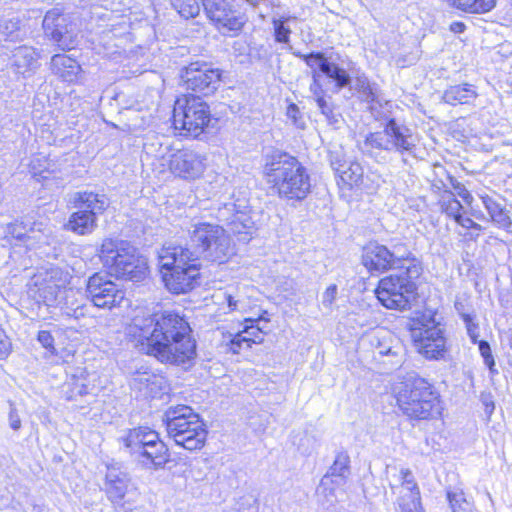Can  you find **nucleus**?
<instances>
[{
  "label": "nucleus",
  "mask_w": 512,
  "mask_h": 512,
  "mask_svg": "<svg viewBox=\"0 0 512 512\" xmlns=\"http://www.w3.org/2000/svg\"><path fill=\"white\" fill-rule=\"evenodd\" d=\"M139 328L143 349L165 364L190 367L196 358V341L189 323L179 313L164 311L144 320Z\"/></svg>",
  "instance_id": "1"
},
{
  "label": "nucleus",
  "mask_w": 512,
  "mask_h": 512,
  "mask_svg": "<svg viewBox=\"0 0 512 512\" xmlns=\"http://www.w3.org/2000/svg\"><path fill=\"white\" fill-rule=\"evenodd\" d=\"M264 160V175L280 198L299 202L308 196L311 190L310 176L296 157L273 149L265 155Z\"/></svg>",
  "instance_id": "2"
},
{
  "label": "nucleus",
  "mask_w": 512,
  "mask_h": 512,
  "mask_svg": "<svg viewBox=\"0 0 512 512\" xmlns=\"http://www.w3.org/2000/svg\"><path fill=\"white\" fill-rule=\"evenodd\" d=\"M394 391L400 411L411 420H428L441 413L439 394L416 374L408 375Z\"/></svg>",
  "instance_id": "3"
},
{
  "label": "nucleus",
  "mask_w": 512,
  "mask_h": 512,
  "mask_svg": "<svg viewBox=\"0 0 512 512\" xmlns=\"http://www.w3.org/2000/svg\"><path fill=\"white\" fill-rule=\"evenodd\" d=\"M160 272L166 288L185 294L199 285L201 263L182 245L163 247L159 254Z\"/></svg>",
  "instance_id": "4"
},
{
  "label": "nucleus",
  "mask_w": 512,
  "mask_h": 512,
  "mask_svg": "<svg viewBox=\"0 0 512 512\" xmlns=\"http://www.w3.org/2000/svg\"><path fill=\"white\" fill-rule=\"evenodd\" d=\"M415 150L416 142L412 130L397 120L384 123L380 131L368 133L361 146L364 155L381 164L386 163L393 152L401 155L402 161L406 163L404 156L414 155Z\"/></svg>",
  "instance_id": "5"
},
{
  "label": "nucleus",
  "mask_w": 512,
  "mask_h": 512,
  "mask_svg": "<svg viewBox=\"0 0 512 512\" xmlns=\"http://www.w3.org/2000/svg\"><path fill=\"white\" fill-rule=\"evenodd\" d=\"M198 262L224 263L233 254L231 239L226 230L215 224L199 222L189 230V241L184 246Z\"/></svg>",
  "instance_id": "6"
},
{
  "label": "nucleus",
  "mask_w": 512,
  "mask_h": 512,
  "mask_svg": "<svg viewBox=\"0 0 512 512\" xmlns=\"http://www.w3.org/2000/svg\"><path fill=\"white\" fill-rule=\"evenodd\" d=\"M119 441L132 459L145 469L159 470L169 461L166 444L160 440L158 433L149 427L129 429Z\"/></svg>",
  "instance_id": "7"
},
{
  "label": "nucleus",
  "mask_w": 512,
  "mask_h": 512,
  "mask_svg": "<svg viewBox=\"0 0 512 512\" xmlns=\"http://www.w3.org/2000/svg\"><path fill=\"white\" fill-rule=\"evenodd\" d=\"M422 272L421 261L417 259L399 269L398 273L382 278L375 290L378 300L388 309L409 308L417 290L415 280Z\"/></svg>",
  "instance_id": "8"
},
{
  "label": "nucleus",
  "mask_w": 512,
  "mask_h": 512,
  "mask_svg": "<svg viewBox=\"0 0 512 512\" xmlns=\"http://www.w3.org/2000/svg\"><path fill=\"white\" fill-rule=\"evenodd\" d=\"M163 421L170 438L186 450L201 449L206 441L207 431L199 415L187 405L170 406L164 413Z\"/></svg>",
  "instance_id": "9"
},
{
  "label": "nucleus",
  "mask_w": 512,
  "mask_h": 512,
  "mask_svg": "<svg viewBox=\"0 0 512 512\" xmlns=\"http://www.w3.org/2000/svg\"><path fill=\"white\" fill-rule=\"evenodd\" d=\"M409 245L401 239H392L387 244L368 242L362 249L361 263L372 275L382 274L392 269H403L417 260Z\"/></svg>",
  "instance_id": "10"
},
{
  "label": "nucleus",
  "mask_w": 512,
  "mask_h": 512,
  "mask_svg": "<svg viewBox=\"0 0 512 512\" xmlns=\"http://www.w3.org/2000/svg\"><path fill=\"white\" fill-rule=\"evenodd\" d=\"M410 332L417 352L428 360L444 359L447 353L444 330L431 314L412 319Z\"/></svg>",
  "instance_id": "11"
},
{
  "label": "nucleus",
  "mask_w": 512,
  "mask_h": 512,
  "mask_svg": "<svg viewBox=\"0 0 512 512\" xmlns=\"http://www.w3.org/2000/svg\"><path fill=\"white\" fill-rule=\"evenodd\" d=\"M210 120L209 106L200 96L184 95L176 100L173 108L175 129L197 137L208 126Z\"/></svg>",
  "instance_id": "12"
},
{
  "label": "nucleus",
  "mask_w": 512,
  "mask_h": 512,
  "mask_svg": "<svg viewBox=\"0 0 512 512\" xmlns=\"http://www.w3.org/2000/svg\"><path fill=\"white\" fill-rule=\"evenodd\" d=\"M221 75V71L212 64L196 61L183 68L181 79L187 90L208 96L219 87Z\"/></svg>",
  "instance_id": "13"
},
{
  "label": "nucleus",
  "mask_w": 512,
  "mask_h": 512,
  "mask_svg": "<svg viewBox=\"0 0 512 512\" xmlns=\"http://www.w3.org/2000/svg\"><path fill=\"white\" fill-rule=\"evenodd\" d=\"M42 25L45 36L55 42L61 50H70L77 45L76 24L58 8L46 12Z\"/></svg>",
  "instance_id": "14"
},
{
  "label": "nucleus",
  "mask_w": 512,
  "mask_h": 512,
  "mask_svg": "<svg viewBox=\"0 0 512 512\" xmlns=\"http://www.w3.org/2000/svg\"><path fill=\"white\" fill-rule=\"evenodd\" d=\"M132 489L131 477L122 463L112 461L106 464L104 490L107 498L117 509L123 512L131 510L130 507H126L130 501L125 498Z\"/></svg>",
  "instance_id": "15"
},
{
  "label": "nucleus",
  "mask_w": 512,
  "mask_h": 512,
  "mask_svg": "<svg viewBox=\"0 0 512 512\" xmlns=\"http://www.w3.org/2000/svg\"><path fill=\"white\" fill-rule=\"evenodd\" d=\"M288 49L295 57L300 58L311 69H317L319 74L325 75L331 79L335 87L341 90L351 83V77L347 70L336 63V58L333 54L326 55L321 51H313L309 54H303L300 51H292V46L289 45Z\"/></svg>",
  "instance_id": "16"
},
{
  "label": "nucleus",
  "mask_w": 512,
  "mask_h": 512,
  "mask_svg": "<svg viewBox=\"0 0 512 512\" xmlns=\"http://www.w3.org/2000/svg\"><path fill=\"white\" fill-rule=\"evenodd\" d=\"M202 5L207 17L224 36L235 37L242 31L245 16L232 10L226 0H204Z\"/></svg>",
  "instance_id": "17"
},
{
  "label": "nucleus",
  "mask_w": 512,
  "mask_h": 512,
  "mask_svg": "<svg viewBox=\"0 0 512 512\" xmlns=\"http://www.w3.org/2000/svg\"><path fill=\"white\" fill-rule=\"evenodd\" d=\"M86 296L98 308L119 306L125 297L122 289L102 273H94L87 280Z\"/></svg>",
  "instance_id": "18"
},
{
  "label": "nucleus",
  "mask_w": 512,
  "mask_h": 512,
  "mask_svg": "<svg viewBox=\"0 0 512 512\" xmlns=\"http://www.w3.org/2000/svg\"><path fill=\"white\" fill-rule=\"evenodd\" d=\"M129 385L144 398H158L168 388L167 379L163 374L144 366L131 374Z\"/></svg>",
  "instance_id": "19"
},
{
  "label": "nucleus",
  "mask_w": 512,
  "mask_h": 512,
  "mask_svg": "<svg viewBox=\"0 0 512 512\" xmlns=\"http://www.w3.org/2000/svg\"><path fill=\"white\" fill-rule=\"evenodd\" d=\"M169 168L174 175L180 178L194 180L203 174L206 168V158L194 150L181 149L171 155Z\"/></svg>",
  "instance_id": "20"
},
{
  "label": "nucleus",
  "mask_w": 512,
  "mask_h": 512,
  "mask_svg": "<svg viewBox=\"0 0 512 512\" xmlns=\"http://www.w3.org/2000/svg\"><path fill=\"white\" fill-rule=\"evenodd\" d=\"M136 248L126 241L105 239L100 248V258L104 267L111 275H116V270L123 268L129 261L134 260Z\"/></svg>",
  "instance_id": "21"
},
{
  "label": "nucleus",
  "mask_w": 512,
  "mask_h": 512,
  "mask_svg": "<svg viewBox=\"0 0 512 512\" xmlns=\"http://www.w3.org/2000/svg\"><path fill=\"white\" fill-rule=\"evenodd\" d=\"M400 475L402 491L397 499L400 512H422L420 490L411 470L403 468Z\"/></svg>",
  "instance_id": "22"
},
{
  "label": "nucleus",
  "mask_w": 512,
  "mask_h": 512,
  "mask_svg": "<svg viewBox=\"0 0 512 512\" xmlns=\"http://www.w3.org/2000/svg\"><path fill=\"white\" fill-rule=\"evenodd\" d=\"M235 207L236 205L234 203H226L224 207L219 210V217L226 222L231 233L237 235L240 241L247 242L251 239L254 222L249 215L242 211H236L232 216L226 217V214L230 211H234Z\"/></svg>",
  "instance_id": "23"
},
{
  "label": "nucleus",
  "mask_w": 512,
  "mask_h": 512,
  "mask_svg": "<svg viewBox=\"0 0 512 512\" xmlns=\"http://www.w3.org/2000/svg\"><path fill=\"white\" fill-rule=\"evenodd\" d=\"M11 67L24 79L32 77L40 67L39 54L32 46L21 45L13 49Z\"/></svg>",
  "instance_id": "24"
},
{
  "label": "nucleus",
  "mask_w": 512,
  "mask_h": 512,
  "mask_svg": "<svg viewBox=\"0 0 512 512\" xmlns=\"http://www.w3.org/2000/svg\"><path fill=\"white\" fill-rule=\"evenodd\" d=\"M50 68L53 74L67 83H77L82 76L80 64L66 54L52 56Z\"/></svg>",
  "instance_id": "25"
},
{
  "label": "nucleus",
  "mask_w": 512,
  "mask_h": 512,
  "mask_svg": "<svg viewBox=\"0 0 512 512\" xmlns=\"http://www.w3.org/2000/svg\"><path fill=\"white\" fill-rule=\"evenodd\" d=\"M350 475V457L344 450L338 451L335 460L328 472L323 476L320 483V488L326 487L329 484L341 486L345 484Z\"/></svg>",
  "instance_id": "26"
},
{
  "label": "nucleus",
  "mask_w": 512,
  "mask_h": 512,
  "mask_svg": "<svg viewBox=\"0 0 512 512\" xmlns=\"http://www.w3.org/2000/svg\"><path fill=\"white\" fill-rule=\"evenodd\" d=\"M73 204L75 208L87 211V213L97 217L109 206V199L105 194L83 191L76 192L73 195Z\"/></svg>",
  "instance_id": "27"
},
{
  "label": "nucleus",
  "mask_w": 512,
  "mask_h": 512,
  "mask_svg": "<svg viewBox=\"0 0 512 512\" xmlns=\"http://www.w3.org/2000/svg\"><path fill=\"white\" fill-rule=\"evenodd\" d=\"M62 289L63 288L57 284H50L35 276L33 285L29 288V294L36 302L43 303L50 307L58 303V297Z\"/></svg>",
  "instance_id": "28"
},
{
  "label": "nucleus",
  "mask_w": 512,
  "mask_h": 512,
  "mask_svg": "<svg viewBox=\"0 0 512 512\" xmlns=\"http://www.w3.org/2000/svg\"><path fill=\"white\" fill-rule=\"evenodd\" d=\"M477 96L478 93L474 85L461 83L447 87L442 95V100L452 106L465 105L470 104Z\"/></svg>",
  "instance_id": "29"
},
{
  "label": "nucleus",
  "mask_w": 512,
  "mask_h": 512,
  "mask_svg": "<svg viewBox=\"0 0 512 512\" xmlns=\"http://www.w3.org/2000/svg\"><path fill=\"white\" fill-rule=\"evenodd\" d=\"M481 200L495 225L505 230H509L512 227L509 211L506 210L504 205L488 195L481 196Z\"/></svg>",
  "instance_id": "30"
},
{
  "label": "nucleus",
  "mask_w": 512,
  "mask_h": 512,
  "mask_svg": "<svg viewBox=\"0 0 512 512\" xmlns=\"http://www.w3.org/2000/svg\"><path fill=\"white\" fill-rule=\"evenodd\" d=\"M122 267L123 268L118 267L116 270V275H114L116 278L132 282H141L146 278L148 273V266L145 259L139 257L137 253L134 254L133 261H129Z\"/></svg>",
  "instance_id": "31"
},
{
  "label": "nucleus",
  "mask_w": 512,
  "mask_h": 512,
  "mask_svg": "<svg viewBox=\"0 0 512 512\" xmlns=\"http://www.w3.org/2000/svg\"><path fill=\"white\" fill-rule=\"evenodd\" d=\"M96 227L97 217L79 209L70 215L67 223V229L78 235L91 234Z\"/></svg>",
  "instance_id": "32"
},
{
  "label": "nucleus",
  "mask_w": 512,
  "mask_h": 512,
  "mask_svg": "<svg viewBox=\"0 0 512 512\" xmlns=\"http://www.w3.org/2000/svg\"><path fill=\"white\" fill-rule=\"evenodd\" d=\"M27 35V29L19 17H3L0 20V41H21Z\"/></svg>",
  "instance_id": "33"
},
{
  "label": "nucleus",
  "mask_w": 512,
  "mask_h": 512,
  "mask_svg": "<svg viewBox=\"0 0 512 512\" xmlns=\"http://www.w3.org/2000/svg\"><path fill=\"white\" fill-rule=\"evenodd\" d=\"M35 223H26L24 221L12 223L7 227V233L11 235L13 238L24 242L27 246H31L32 240L41 241L43 238V234L40 230L36 231Z\"/></svg>",
  "instance_id": "34"
},
{
  "label": "nucleus",
  "mask_w": 512,
  "mask_h": 512,
  "mask_svg": "<svg viewBox=\"0 0 512 512\" xmlns=\"http://www.w3.org/2000/svg\"><path fill=\"white\" fill-rule=\"evenodd\" d=\"M28 167L33 177L42 179H47L59 171L57 164L42 153L33 155L29 160Z\"/></svg>",
  "instance_id": "35"
},
{
  "label": "nucleus",
  "mask_w": 512,
  "mask_h": 512,
  "mask_svg": "<svg viewBox=\"0 0 512 512\" xmlns=\"http://www.w3.org/2000/svg\"><path fill=\"white\" fill-rule=\"evenodd\" d=\"M450 6L469 14H485L492 11L497 0H447Z\"/></svg>",
  "instance_id": "36"
},
{
  "label": "nucleus",
  "mask_w": 512,
  "mask_h": 512,
  "mask_svg": "<svg viewBox=\"0 0 512 512\" xmlns=\"http://www.w3.org/2000/svg\"><path fill=\"white\" fill-rule=\"evenodd\" d=\"M364 170L360 163L356 161H350L346 164V167L341 169L337 176L339 180L338 185L342 184L347 186L349 189L354 186H359L363 181Z\"/></svg>",
  "instance_id": "37"
},
{
  "label": "nucleus",
  "mask_w": 512,
  "mask_h": 512,
  "mask_svg": "<svg viewBox=\"0 0 512 512\" xmlns=\"http://www.w3.org/2000/svg\"><path fill=\"white\" fill-rule=\"evenodd\" d=\"M393 107V102L385 99L382 95L369 105V110L374 119L383 125L384 123H389L390 120H396L392 116Z\"/></svg>",
  "instance_id": "38"
},
{
  "label": "nucleus",
  "mask_w": 512,
  "mask_h": 512,
  "mask_svg": "<svg viewBox=\"0 0 512 512\" xmlns=\"http://www.w3.org/2000/svg\"><path fill=\"white\" fill-rule=\"evenodd\" d=\"M293 444L302 455L309 456L316 451L318 438L312 431L306 429L293 436Z\"/></svg>",
  "instance_id": "39"
},
{
  "label": "nucleus",
  "mask_w": 512,
  "mask_h": 512,
  "mask_svg": "<svg viewBox=\"0 0 512 512\" xmlns=\"http://www.w3.org/2000/svg\"><path fill=\"white\" fill-rule=\"evenodd\" d=\"M42 269L43 271L39 272V274L36 275V277H39V279H43L44 281L50 284H57L58 286L65 289L70 279L69 272L54 265H50Z\"/></svg>",
  "instance_id": "40"
},
{
  "label": "nucleus",
  "mask_w": 512,
  "mask_h": 512,
  "mask_svg": "<svg viewBox=\"0 0 512 512\" xmlns=\"http://www.w3.org/2000/svg\"><path fill=\"white\" fill-rule=\"evenodd\" d=\"M441 211L447 216L453 218L457 223L461 219L463 206L459 200L454 197L453 192L445 190L439 202Z\"/></svg>",
  "instance_id": "41"
},
{
  "label": "nucleus",
  "mask_w": 512,
  "mask_h": 512,
  "mask_svg": "<svg viewBox=\"0 0 512 512\" xmlns=\"http://www.w3.org/2000/svg\"><path fill=\"white\" fill-rule=\"evenodd\" d=\"M316 105L328 124L336 125L339 123L341 114L336 111L335 105L330 96L319 97Z\"/></svg>",
  "instance_id": "42"
},
{
  "label": "nucleus",
  "mask_w": 512,
  "mask_h": 512,
  "mask_svg": "<svg viewBox=\"0 0 512 512\" xmlns=\"http://www.w3.org/2000/svg\"><path fill=\"white\" fill-rule=\"evenodd\" d=\"M69 391L67 399L73 400L77 396H84L90 393L89 385L87 384V379L81 373L80 375H73L70 381L67 383Z\"/></svg>",
  "instance_id": "43"
},
{
  "label": "nucleus",
  "mask_w": 512,
  "mask_h": 512,
  "mask_svg": "<svg viewBox=\"0 0 512 512\" xmlns=\"http://www.w3.org/2000/svg\"><path fill=\"white\" fill-rule=\"evenodd\" d=\"M291 19V17H280L273 18L272 25L274 30L275 41L281 44H289L290 43V35L292 33L289 26H287V22Z\"/></svg>",
  "instance_id": "44"
},
{
  "label": "nucleus",
  "mask_w": 512,
  "mask_h": 512,
  "mask_svg": "<svg viewBox=\"0 0 512 512\" xmlns=\"http://www.w3.org/2000/svg\"><path fill=\"white\" fill-rule=\"evenodd\" d=\"M173 8L185 18H193L199 14L200 6L197 0H170Z\"/></svg>",
  "instance_id": "45"
},
{
  "label": "nucleus",
  "mask_w": 512,
  "mask_h": 512,
  "mask_svg": "<svg viewBox=\"0 0 512 512\" xmlns=\"http://www.w3.org/2000/svg\"><path fill=\"white\" fill-rule=\"evenodd\" d=\"M389 333L386 331H380L374 334L370 340V343L373 347H375L376 351L379 355H395L396 352L393 351V347L385 342L386 335Z\"/></svg>",
  "instance_id": "46"
},
{
  "label": "nucleus",
  "mask_w": 512,
  "mask_h": 512,
  "mask_svg": "<svg viewBox=\"0 0 512 512\" xmlns=\"http://www.w3.org/2000/svg\"><path fill=\"white\" fill-rule=\"evenodd\" d=\"M228 346H229V349L234 354H238V353H240L241 350L251 347L249 340H248V336L246 335V333H244V330L235 334L231 338Z\"/></svg>",
  "instance_id": "47"
},
{
  "label": "nucleus",
  "mask_w": 512,
  "mask_h": 512,
  "mask_svg": "<svg viewBox=\"0 0 512 512\" xmlns=\"http://www.w3.org/2000/svg\"><path fill=\"white\" fill-rule=\"evenodd\" d=\"M330 166L334 170L335 174L346 167V164L348 163L345 159L344 152L341 148L330 150L328 154Z\"/></svg>",
  "instance_id": "48"
},
{
  "label": "nucleus",
  "mask_w": 512,
  "mask_h": 512,
  "mask_svg": "<svg viewBox=\"0 0 512 512\" xmlns=\"http://www.w3.org/2000/svg\"><path fill=\"white\" fill-rule=\"evenodd\" d=\"M232 512H258L257 500L252 495L243 496Z\"/></svg>",
  "instance_id": "49"
},
{
  "label": "nucleus",
  "mask_w": 512,
  "mask_h": 512,
  "mask_svg": "<svg viewBox=\"0 0 512 512\" xmlns=\"http://www.w3.org/2000/svg\"><path fill=\"white\" fill-rule=\"evenodd\" d=\"M476 344H478V349L484 360L485 365L489 368L491 372H493L495 367V360L492 355L490 344L485 340H478Z\"/></svg>",
  "instance_id": "50"
},
{
  "label": "nucleus",
  "mask_w": 512,
  "mask_h": 512,
  "mask_svg": "<svg viewBox=\"0 0 512 512\" xmlns=\"http://www.w3.org/2000/svg\"><path fill=\"white\" fill-rule=\"evenodd\" d=\"M286 115L297 128H305L306 123L304 117L296 104L291 103L288 105Z\"/></svg>",
  "instance_id": "51"
},
{
  "label": "nucleus",
  "mask_w": 512,
  "mask_h": 512,
  "mask_svg": "<svg viewBox=\"0 0 512 512\" xmlns=\"http://www.w3.org/2000/svg\"><path fill=\"white\" fill-rule=\"evenodd\" d=\"M361 96V99L367 102L369 105L382 96V93L376 83H372L369 86H366L365 89H362L358 92Z\"/></svg>",
  "instance_id": "52"
},
{
  "label": "nucleus",
  "mask_w": 512,
  "mask_h": 512,
  "mask_svg": "<svg viewBox=\"0 0 512 512\" xmlns=\"http://www.w3.org/2000/svg\"><path fill=\"white\" fill-rule=\"evenodd\" d=\"M463 322L467 330V334L471 339L472 343L476 344L479 338V326L475 322V315H466Z\"/></svg>",
  "instance_id": "53"
},
{
  "label": "nucleus",
  "mask_w": 512,
  "mask_h": 512,
  "mask_svg": "<svg viewBox=\"0 0 512 512\" xmlns=\"http://www.w3.org/2000/svg\"><path fill=\"white\" fill-rule=\"evenodd\" d=\"M37 340L39 343L52 355L57 354L56 348L54 346V337L49 331L41 330L38 333Z\"/></svg>",
  "instance_id": "54"
},
{
  "label": "nucleus",
  "mask_w": 512,
  "mask_h": 512,
  "mask_svg": "<svg viewBox=\"0 0 512 512\" xmlns=\"http://www.w3.org/2000/svg\"><path fill=\"white\" fill-rule=\"evenodd\" d=\"M447 179L459 197H461L466 202H469L472 199V195L470 194V192L455 177H453L450 174H447Z\"/></svg>",
  "instance_id": "55"
},
{
  "label": "nucleus",
  "mask_w": 512,
  "mask_h": 512,
  "mask_svg": "<svg viewBox=\"0 0 512 512\" xmlns=\"http://www.w3.org/2000/svg\"><path fill=\"white\" fill-rule=\"evenodd\" d=\"M447 499L450 504V507L454 512H456L457 509H464L463 504L466 503L464 493L459 491H448L447 492Z\"/></svg>",
  "instance_id": "56"
},
{
  "label": "nucleus",
  "mask_w": 512,
  "mask_h": 512,
  "mask_svg": "<svg viewBox=\"0 0 512 512\" xmlns=\"http://www.w3.org/2000/svg\"><path fill=\"white\" fill-rule=\"evenodd\" d=\"M320 74L317 69H312V79L313 82L310 85V91L313 95L315 102L318 101L319 97H326L325 91L322 88V85L319 82Z\"/></svg>",
  "instance_id": "57"
},
{
  "label": "nucleus",
  "mask_w": 512,
  "mask_h": 512,
  "mask_svg": "<svg viewBox=\"0 0 512 512\" xmlns=\"http://www.w3.org/2000/svg\"><path fill=\"white\" fill-rule=\"evenodd\" d=\"M254 321H251L250 326H246L244 333L248 336L250 346L256 343H262L264 340L263 333L258 326H254Z\"/></svg>",
  "instance_id": "58"
},
{
  "label": "nucleus",
  "mask_w": 512,
  "mask_h": 512,
  "mask_svg": "<svg viewBox=\"0 0 512 512\" xmlns=\"http://www.w3.org/2000/svg\"><path fill=\"white\" fill-rule=\"evenodd\" d=\"M337 295V286L335 284L327 287L325 292L323 293L322 303L324 306L329 307L335 300Z\"/></svg>",
  "instance_id": "59"
},
{
  "label": "nucleus",
  "mask_w": 512,
  "mask_h": 512,
  "mask_svg": "<svg viewBox=\"0 0 512 512\" xmlns=\"http://www.w3.org/2000/svg\"><path fill=\"white\" fill-rule=\"evenodd\" d=\"M8 420L10 428L13 429L14 431H18L21 428L20 416L15 407H13V405L10 406Z\"/></svg>",
  "instance_id": "60"
},
{
  "label": "nucleus",
  "mask_w": 512,
  "mask_h": 512,
  "mask_svg": "<svg viewBox=\"0 0 512 512\" xmlns=\"http://www.w3.org/2000/svg\"><path fill=\"white\" fill-rule=\"evenodd\" d=\"M457 224L461 225L462 227L466 229H475V230H481V225L473 221L471 218L463 216L461 219L458 220Z\"/></svg>",
  "instance_id": "61"
},
{
  "label": "nucleus",
  "mask_w": 512,
  "mask_h": 512,
  "mask_svg": "<svg viewBox=\"0 0 512 512\" xmlns=\"http://www.w3.org/2000/svg\"><path fill=\"white\" fill-rule=\"evenodd\" d=\"M372 84L365 74L358 75L355 78V89L360 92L362 89H365L366 86Z\"/></svg>",
  "instance_id": "62"
},
{
  "label": "nucleus",
  "mask_w": 512,
  "mask_h": 512,
  "mask_svg": "<svg viewBox=\"0 0 512 512\" xmlns=\"http://www.w3.org/2000/svg\"><path fill=\"white\" fill-rule=\"evenodd\" d=\"M454 307L458 315L461 317L462 320L466 317V315H473L472 313H469L466 309V306L461 301H455Z\"/></svg>",
  "instance_id": "63"
},
{
  "label": "nucleus",
  "mask_w": 512,
  "mask_h": 512,
  "mask_svg": "<svg viewBox=\"0 0 512 512\" xmlns=\"http://www.w3.org/2000/svg\"><path fill=\"white\" fill-rule=\"evenodd\" d=\"M450 31L455 34L463 33L466 29V25L461 21H454L450 24Z\"/></svg>",
  "instance_id": "64"
}]
</instances>
